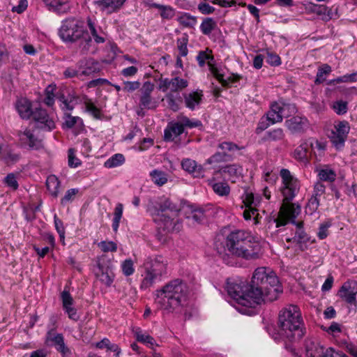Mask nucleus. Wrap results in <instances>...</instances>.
<instances>
[{"label":"nucleus","instance_id":"1","mask_svg":"<svg viewBox=\"0 0 357 357\" xmlns=\"http://www.w3.org/2000/svg\"><path fill=\"white\" fill-rule=\"evenodd\" d=\"M282 292V286L273 271L266 267L255 269L250 284V296L253 307L263 303L275 301Z\"/></svg>","mask_w":357,"mask_h":357},{"label":"nucleus","instance_id":"2","mask_svg":"<svg viewBox=\"0 0 357 357\" xmlns=\"http://www.w3.org/2000/svg\"><path fill=\"white\" fill-rule=\"evenodd\" d=\"M189 289L181 279H174L155 291V303L163 314H179L188 304Z\"/></svg>","mask_w":357,"mask_h":357},{"label":"nucleus","instance_id":"3","mask_svg":"<svg viewBox=\"0 0 357 357\" xmlns=\"http://www.w3.org/2000/svg\"><path fill=\"white\" fill-rule=\"evenodd\" d=\"M280 176L282 178L280 191L283 196V203L278 218L274 220L276 227L286 225L289 219L296 218L301 213V207L298 205L290 203L299 190V181L287 169L280 170Z\"/></svg>","mask_w":357,"mask_h":357},{"label":"nucleus","instance_id":"4","mask_svg":"<svg viewBox=\"0 0 357 357\" xmlns=\"http://www.w3.org/2000/svg\"><path fill=\"white\" fill-rule=\"evenodd\" d=\"M225 251L246 260L256 259L261 255V245L250 232L236 229L227 236Z\"/></svg>","mask_w":357,"mask_h":357},{"label":"nucleus","instance_id":"5","mask_svg":"<svg viewBox=\"0 0 357 357\" xmlns=\"http://www.w3.org/2000/svg\"><path fill=\"white\" fill-rule=\"evenodd\" d=\"M303 319L298 306L289 305L282 308L278 315L279 333L290 342L298 340L304 335Z\"/></svg>","mask_w":357,"mask_h":357},{"label":"nucleus","instance_id":"6","mask_svg":"<svg viewBox=\"0 0 357 357\" xmlns=\"http://www.w3.org/2000/svg\"><path fill=\"white\" fill-rule=\"evenodd\" d=\"M178 211L169 199H165L160 208L152 212L158 230L166 233L178 231L181 228V222L178 218Z\"/></svg>","mask_w":357,"mask_h":357},{"label":"nucleus","instance_id":"7","mask_svg":"<svg viewBox=\"0 0 357 357\" xmlns=\"http://www.w3.org/2000/svg\"><path fill=\"white\" fill-rule=\"evenodd\" d=\"M143 266L145 271L142 275V289H145L151 287L156 280H160L161 276L166 273L167 261L161 256L147 257Z\"/></svg>","mask_w":357,"mask_h":357},{"label":"nucleus","instance_id":"8","mask_svg":"<svg viewBox=\"0 0 357 357\" xmlns=\"http://www.w3.org/2000/svg\"><path fill=\"white\" fill-rule=\"evenodd\" d=\"M227 291L228 294L242 306L253 307L250 296V285L245 282L236 279H227Z\"/></svg>","mask_w":357,"mask_h":357},{"label":"nucleus","instance_id":"9","mask_svg":"<svg viewBox=\"0 0 357 357\" xmlns=\"http://www.w3.org/2000/svg\"><path fill=\"white\" fill-rule=\"evenodd\" d=\"M85 33L84 23L75 17H68L63 20L59 29V36L61 40L68 43L75 42Z\"/></svg>","mask_w":357,"mask_h":357},{"label":"nucleus","instance_id":"10","mask_svg":"<svg viewBox=\"0 0 357 357\" xmlns=\"http://www.w3.org/2000/svg\"><path fill=\"white\" fill-rule=\"evenodd\" d=\"M197 61L200 67L204 66L207 63L211 74L224 86H229L238 79V77H225L224 70L213 63L214 57L211 50L206 49L205 51H200L197 56Z\"/></svg>","mask_w":357,"mask_h":357},{"label":"nucleus","instance_id":"11","mask_svg":"<svg viewBox=\"0 0 357 357\" xmlns=\"http://www.w3.org/2000/svg\"><path fill=\"white\" fill-rule=\"evenodd\" d=\"M202 126L199 120H192L185 116H178L177 121L170 122L164 131V139L165 141H173L176 137L181 135L185 128H193Z\"/></svg>","mask_w":357,"mask_h":357},{"label":"nucleus","instance_id":"12","mask_svg":"<svg viewBox=\"0 0 357 357\" xmlns=\"http://www.w3.org/2000/svg\"><path fill=\"white\" fill-rule=\"evenodd\" d=\"M295 112V105L283 101L275 102L271 104L270 110L266 113V119L271 123L275 124L281 122L284 117H287Z\"/></svg>","mask_w":357,"mask_h":357},{"label":"nucleus","instance_id":"13","mask_svg":"<svg viewBox=\"0 0 357 357\" xmlns=\"http://www.w3.org/2000/svg\"><path fill=\"white\" fill-rule=\"evenodd\" d=\"M243 203L245 207L243 213V218L246 220H250L253 218L255 224L257 225L258 222L259 213L256 209V206L259 203V199L258 197H255V195L248 191H245L242 195Z\"/></svg>","mask_w":357,"mask_h":357},{"label":"nucleus","instance_id":"14","mask_svg":"<svg viewBox=\"0 0 357 357\" xmlns=\"http://www.w3.org/2000/svg\"><path fill=\"white\" fill-rule=\"evenodd\" d=\"M306 357H347L342 351H337L333 348L324 349L319 344L310 341L306 342Z\"/></svg>","mask_w":357,"mask_h":357},{"label":"nucleus","instance_id":"15","mask_svg":"<svg viewBox=\"0 0 357 357\" xmlns=\"http://www.w3.org/2000/svg\"><path fill=\"white\" fill-rule=\"evenodd\" d=\"M97 266L99 270V273H97L99 280L107 287H110L114 278L111 261L105 255H102L97 259Z\"/></svg>","mask_w":357,"mask_h":357},{"label":"nucleus","instance_id":"16","mask_svg":"<svg viewBox=\"0 0 357 357\" xmlns=\"http://www.w3.org/2000/svg\"><path fill=\"white\" fill-rule=\"evenodd\" d=\"M189 82L185 78L175 76L172 78H161L160 79L158 89L162 92H167L168 90L171 92H179L188 86Z\"/></svg>","mask_w":357,"mask_h":357},{"label":"nucleus","instance_id":"17","mask_svg":"<svg viewBox=\"0 0 357 357\" xmlns=\"http://www.w3.org/2000/svg\"><path fill=\"white\" fill-rule=\"evenodd\" d=\"M349 130L350 126L347 121H340L335 125L330 137L331 142L337 148L343 146Z\"/></svg>","mask_w":357,"mask_h":357},{"label":"nucleus","instance_id":"18","mask_svg":"<svg viewBox=\"0 0 357 357\" xmlns=\"http://www.w3.org/2000/svg\"><path fill=\"white\" fill-rule=\"evenodd\" d=\"M33 119L38 129L44 131H51L55 128V122L52 117L43 109H37L33 113Z\"/></svg>","mask_w":357,"mask_h":357},{"label":"nucleus","instance_id":"19","mask_svg":"<svg viewBox=\"0 0 357 357\" xmlns=\"http://www.w3.org/2000/svg\"><path fill=\"white\" fill-rule=\"evenodd\" d=\"M155 88L154 84L149 82H145L140 89L139 107L143 109H151L155 107V104L152 99L151 93Z\"/></svg>","mask_w":357,"mask_h":357},{"label":"nucleus","instance_id":"20","mask_svg":"<svg viewBox=\"0 0 357 357\" xmlns=\"http://www.w3.org/2000/svg\"><path fill=\"white\" fill-rule=\"evenodd\" d=\"M295 219H289L287 220V223L289 222L296 225V231L294 233V236L292 237H287L286 238V241L289 243H293L296 245H298L301 249L303 250V245L310 241V237L306 234L303 229V222H295Z\"/></svg>","mask_w":357,"mask_h":357},{"label":"nucleus","instance_id":"21","mask_svg":"<svg viewBox=\"0 0 357 357\" xmlns=\"http://www.w3.org/2000/svg\"><path fill=\"white\" fill-rule=\"evenodd\" d=\"M19 141L23 146H28L31 149H39L42 147V142L33 133L29 128H24L17 133Z\"/></svg>","mask_w":357,"mask_h":357},{"label":"nucleus","instance_id":"22","mask_svg":"<svg viewBox=\"0 0 357 357\" xmlns=\"http://www.w3.org/2000/svg\"><path fill=\"white\" fill-rule=\"evenodd\" d=\"M126 0H97L94 1L96 8L107 15L117 13Z\"/></svg>","mask_w":357,"mask_h":357},{"label":"nucleus","instance_id":"23","mask_svg":"<svg viewBox=\"0 0 357 357\" xmlns=\"http://www.w3.org/2000/svg\"><path fill=\"white\" fill-rule=\"evenodd\" d=\"M357 294V282L348 280L345 282L338 291V296L348 303L356 302Z\"/></svg>","mask_w":357,"mask_h":357},{"label":"nucleus","instance_id":"24","mask_svg":"<svg viewBox=\"0 0 357 357\" xmlns=\"http://www.w3.org/2000/svg\"><path fill=\"white\" fill-rule=\"evenodd\" d=\"M285 126L292 133H297L305 130L309 123L306 118L296 116L287 120Z\"/></svg>","mask_w":357,"mask_h":357},{"label":"nucleus","instance_id":"25","mask_svg":"<svg viewBox=\"0 0 357 357\" xmlns=\"http://www.w3.org/2000/svg\"><path fill=\"white\" fill-rule=\"evenodd\" d=\"M48 9L57 14H65L70 10V0H43Z\"/></svg>","mask_w":357,"mask_h":357},{"label":"nucleus","instance_id":"26","mask_svg":"<svg viewBox=\"0 0 357 357\" xmlns=\"http://www.w3.org/2000/svg\"><path fill=\"white\" fill-rule=\"evenodd\" d=\"M203 96L202 91L199 89L183 93L185 107L190 110H195L201 103Z\"/></svg>","mask_w":357,"mask_h":357},{"label":"nucleus","instance_id":"27","mask_svg":"<svg viewBox=\"0 0 357 357\" xmlns=\"http://www.w3.org/2000/svg\"><path fill=\"white\" fill-rule=\"evenodd\" d=\"M81 76H89L100 70L98 63L92 59H83L77 63Z\"/></svg>","mask_w":357,"mask_h":357},{"label":"nucleus","instance_id":"28","mask_svg":"<svg viewBox=\"0 0 357 357\" xmlns=\"http://www.w3.org/2000/svg\"><path fill=\"white\" fill-rule=\"evenodd\" d=\"M181 166L185 171L193 174L195 177L204 176V169L202 166L197 165L194 160L185 158L181 162Z\"/></svg>","mask_w":357,"mask_h":357},{"label":"nucleus","instance_id":"29","mask_svg":"<svg viewBox=\"0 0 357 357\" xmlns=\"http://www.w3.org/2000/svg\"><path fill=\"white\" fill-rule=\"evenodd\" d=\"M15 107L22 119H28L33 116L34 111L31 109V103L25 98L18 99L16 102Z\"/></svg>","mask_w":357,"mask_h":357},{"label":"nucleus","instance_id":"30","mask_svg":"<svg viewBox=\"0 0 357 357\" xmlns=\"http://www.w3.org/2000/svg\"><path fill=\"white\" fill-rule=\"evenodd\" d=\"M132 333L138 342L143 343L148 347L153 349L154 346H157L154 338L146 332L143 331L140 328H133Z\"/></svg>","mask_w":357,"mask_h":357},{"label":"nucleus","instance_id":"31","mask_svg":"<svg viewBox=\"0 0 357 357\" xmlns=\"http://www.w3.org/2000/svg\"><path fill=\"white\" fill-rule=\"evenodd\" d=\"M222 172L229 181L235 183L241 177L243 169L241 166L234 164L226 166Z\"/></svg>","mask_w":357,"mask_h":357},{"label":"nucleus","instance_id":"32","mask_svg":"<svg viewBox=\"0 0 357 357\" xmlns=\"http://www.w3.org/2000/svg\"><path fill=\"white\" fill-rule=\"evenodd\" d=\"M310 144L307 141L299 145L294 151V157L298 161L306 162L308 160Z\"/></svg>","mask_w":357,"mask_h":357},{"label":"nucleus","instance_id":"33","mask_svg":"<svg viewBox=\"0 0 357 357\" xmlns=\"http://www.w3.org/2000/svg\"><path fill=\"white\" fill-rule=\"evenodd\" d=\"M58 100L60 102V107L63 111H71L77 104V98L73 95H69L67 98L61 96L58 97Z\"/></svg>","mask_w":357,"mask_h":357},{"label":"nucleus","instance_id":"34","mask_svg":"<svg viewBox=\"0 0 357 357\" xmlns=\"http://www.w3.org/2000/svg\"><path fill=\"white\" fill-rule=\"evenodd\" d=\"M318 177L320 181L333 183L337 178L336 172L329 167H324L318 170Z\"/></svg>","mask_w":357,"mask_h":357},{"label":"nucleus","instance_id":"35","mask_svg":"<svg viewBox=\"0 0 357 357\" xmlns=\"http://www.w3.org/2000/svg\"><path fill=\"white\" fill-rule=\"evenodd\" d=\"M177 21L181 26L186 28H194L197 23V17L188 13H183L177 17Z\"/></svg>","mask_w":357,"mask_h":357},{"label":"nucleus","instance_id":"36","mask_svg":"<svg viewBox=\"0 0 357 357\" xmlns=\"http://www.w3.org/2000/svg\"><path fill=\"white\" fill-rule=\"evenodd\" d=\"M174 92L167 93L165 99L168 107L173 111L176 112L180 109V103L181 102V96L179 94L175 95Z\"/></svg>","mask_w":357,"mask_h":357},{"label":"nucleus","instance_id":"37","mask_svg":"<svg viewBox=\"0 0 357 357\" xmlns=\"http://www.w3.org/2000/svg\"><path fill=\"white\" fill-rule=\"evenodd\" d=\"M60 182L55 175H50L46 180V186L50 193L54 197L59 195Z\"/></svg>","mask_w":357,"mask_h":357},{"label":"nucleus","instance_id":"38","mask_svg":"<svg viewBox=\"0 0 357 357\" xmlns=\"http://www.w3.org/2000/svg\"><path fill=\"white\" fill-rule=\"evenodd\" d=\"M126 161L125 157L121 153H116L109 158L104 163V167L112 169L124 164Z\"/></svg>","mask_w":357,"mask_h":357},{"label":"nucleus","instance_id":"39","mask_svg":"<svg viewBox=\"0 0 357 357\" xmlns=\"http://www.w3.org/2000/svg\"><path fill=\"white\" fill-rule=\"evenodd\" d=\"M214 192L219 196H228L230 193V187L226 182H211Z\"/></svg>","mask_w":357,"mask_h":357},{"label":"nucleus","instance_id":"40","mask_svg":"<svg viewBox=\"0 0 357 357\" xmlns=\"http://www.w3.org/2000/svg\"><path fill=\"white\" fill-rule=\"evenodd\" d=\"M150 176L153 182L157 185L162 186L168 181L167 174L159 169H154L150 172Z\"/></svg>","mask_w":357,"mask_h":357},{"label":"nucleus","instance_id":"41","mask_svg":"<svg viewBox=\"0 0 357 357\" xmlns=\"http://www.w3.org/2000/svg\"><path fill=\"white\" fill-rule=\"evenodd\" d=\"M46 343L51 342L55 349L61 346V343L64 342L63 335L61 333H57L53 331H49L46 335Z\"/></svg>","mask_w":357,"mask_h":357},{"label":"nucleus","instance_id":"42","mask_svg":"<svg viewBox=\"0 0 357 357\" xmlns=\"http://www.w3.org/2000/svg\"><path fill=\"white\" fill-rule=\"evenodd\" d=\"M284 137V133L282 128H275L266 132L264 139L269 142L281 141Z\"/></svg>","mask_w":357,"mask_h":357},{"label":"nucleus","instance_id":"43","mask_svg":"<svg viewBox=\"0 0 357 357\" xmlns=\"http://www.w3.org/2000/svg\"><path fill=\"white\" fill-rule=\"evenodd\" d=\"M332 71L331 67L328 64H324L318 68L315 84H321L326 79V77Z\"/></svg>","mask_w":357,"mask_h":357},{"label":"nucleus","instance_id":"44","mask_svg":"<svg viewBox=\"0 0 357 357\" xmlns=\"http://www.w3.org/2000/svg\"><path fill=\"white\" fill-rule=\"evenodd\" d=\"M123 206L121 203H118L116 205V207L114 208V218L112 220V228L113 230L116 232L118 231L120 221L122 218L123 215Z\"/></svg>","mask_w":357,"mask_h":357},{"label":"nucleus","instance_id":"45","mask_svg":"<svg viewBox=\"0 0 357 357\" xmlns=\"http://www.w3.org/2000/svg\"><path fill=\"white\" fill-rule=\"evenodd\" d=\"M216 27L215 20L211 17H207L203 20L200 25V30L204 35H210Z\"/></svg>","mask_w":357,"mask_h":357},{"label":"nucleus","instance_id":"46","mask_svg":"<svg viewBox=\"0 0 357 357\" xmlns=\"http://www.w3.org/2000/svg\"><path fill=\"white\" fill-rule=\"evenodd\" d=\"M158 10H160V15L163 20H172L175 16V9L168 5L160 4Z\"/></svg>","mask_w":357,"mask_h":357},{"label":"nucleus","instance_id":"47","mask_svg":"<svg viewBox=\"0 0 357 357\" xmlns=\"http://www.w3.org/2000/svg\"><path fill=\"white\" fill-rule=\"evenodd\" d=\"M84 105L86 107V110L89 112L94 118L96 119H100L101 116V112L99 108H98L93 102L88 99L86 98L84 101Z\"/></svg>","mask_w":357,"mask_h":357},{"label":"nucleus","instance_id":"48","mask_svg":"<svg viewBox=\"0 0 357 357\" xmlns=\"http://www.w3.org/2000/svg\"><path fill=\"white\" fill-rule=\"evenodd\" d=\"M218 148L221 149L225 153H234L236 151L243 149V147H240L231 142H223L220 143L218 144Z\"/></svg>","mask_w":357,"mask_h":357},{"label":"nucleus","instance_id":"49","mask_svg":"<svg viewBox=\"0 0 357 357\" xmlns=\"http://www.w3.org/2000/svg\"><path fill=\"white\" fill-rule=\"evenodd\" d=\"M121 267L126 276H130L135 272L134 264L131 259H127L122 261Z\"/></svg>","mask_w":357,"mask_h":357},{"label":"nucleus","instance_id":"50","mask_svg":"<svg viewBox=\"0 0 357 357\" xmlns=\"http://www.w3.org/2000/svg\"><path fill=\"white\" fill-rule=\"evenodd\" d=\"M188 39L187 36H183L177 40V47L181 56H185L188 54V50L187 45Z\"/></svg>","mask_w":357,"mask_h":357},{"label":"nucleus","instance_id":"51","mask_svg":"<svg viewBox=\"0 0 357 357\" xmlns=\"http://www.w3.org/2000/svg\"><path fill=\"white\" fill-rule=\"evenodd\" d=\"M87 25H88L89 31H90L91 35L93 36L95 41L97 43H104L105 42L104 38L98 36V31H97L96 26H95V23L89 17L87 19Z\"/></svg>","mask_w":357,"mask_h":357},{"label":"nucleus","instance_id":"52","mask_svg":"<svg viewBox=\"0 0 357 357\" xmlns=\"http://www.w3.org/2000/svg\"><path fill=\"white\" fill-rule=\"evenodd\" d=\"M98 246L104 252H116L117 250V245L113 241H102Z\"/></svg>","mask_w":357,"mask_h":357},{"label":"nucleus","instance_id":"53","mask_svg":"<svg viewBox=\"0 0 357 357\" xmlns=\"http://www.w3.org/2000/svg\"><path fill=\"white\" fill-rule=\"evenodd\" d=\"M76 151L74 149H70L68 153V165L70 167L75 168L81 165V161L75 155Z\"/></svg>","mask_w":357,"mask_h":357},{"label":"nucleus","instance_id":"54","mask_svg":"<svg viewBox=\"0 0 357 357\" xmlns=\"http://www.w3.org/2000/svg\"><path fill=\"white\" fill-rule=\"evenodd\" d=\"M5 184L10 189L15 190L18 188V182L17 177L13 173L8 174L4 178Z\"/></svg>","mask_w":357,"mask_h":357},{"label":"nucleus","instance_id":"55","mask_svg":"<svg viewBox=\"0 0 357 357\" xmlns=\"http://www.w3.org/2000/svg\"><path fill=\"white\" fill-rule=\"evenodd\" d=\"M54 227L58 232L60 239L64 241L65 238V228L63 227V222L60 220L55 214L54 216Z\"/></svg>","mask_w":357,"mask_h":357},{"label":"nucleus","instance_id":"56","mask_svg":"<svg viewBox=\"0 0 357 357\" xmlns=\"http://www.w3.org/2000/svg\"><path fill=\"white\" fill-rule=\"evenodd\" d=\"M55 89V87L52 85H49L46 89V93H45V98L44 99V102L48 105L52 106L53 105L54 102V91Z\"/></svg>","mask_w":357,"mask_h":357},{"label":"nucleus","instance_id":"57","mask_svg":"<svg viewBox=\"0 0 357 357\" xmlns=\"http://www.w3.org/2000/svg\"><path fill=\"white\" fill-rule=\"evenodd\" d=\"M64 126L67 128H72L75 124L82 123V119L78 116H73L69 114L65 113Z\"/></svg>","mask_w":357,"mask_h":357},{"label":"nucleus","instance_id":"58","mask_svg":"<svg viewBox=\"0 0 357 357\" xmlns=\"http://www.w3.org/2000/svg\"><path fill=\"white\" fill-rule=\"evenodd\" d=\"M333 109L337 114H344L347 112V102L343 100H338L333 103Z\"/></svg>","mask_w":357,"mask_h":357},{"label":"nucleus","instance_id":"59","mask_svg":"<svg viewBox=\"0 0 357 357\" xmlns=\"http://www.w3.org/2000/svg\"><path fill=\"white\" fill-rule=\"evenodd\" d=\"M77 192L78 190L75 188H72L67 190L64 197L61 200V204L62 205H66V204L71 202L73 200H74Z\"/></svg>","mask_w":357,"mask_h":357},{"label":"nucleus","instance_id":"60","mask_svg":"<svg viewBox=\"0 0 357 357\" xmlns=\"http://www.w3.org/2000/svg\"><path fill=\"white\" fill-rule=\"evenodd\" d=\"M123 85L122 90L125 92L131 93L139 89L141 84L138 81H125Z\"/></svg>","mask_w":357,"mask_h":357},{"label":"nucleus","instance_id":"61","mask_svg":"<svg viewBox=\"0 0 357 357\" xmlns=\"http://www.w3.org/2000/svg\"><path fill=\"white\" fill-rule=\"evenodd\" d=\"M63 309L68 314L69 319L75 321L79 319L77 310L73 307V305L63 306Z\"/></svg>","mask_w":357,"mask_h":357},{"label":"nucleus","instance_id":"62","mask_svg":"<svg viewBox=\"0 0 357 357\" xmlns=\"http://www.w3.org/2000/svg\"><path fill=\"white\" fill-rule=\"evenodd\" d=\"M308 144H310V149H312L315 153V151L317 150L319 151V154L325 149V144L320 142L317 140L310 139L307 141Z\"/></svg>","mask_w":357,"mask_h":357},{"label":"nucleus","instance_id":"63","mask_svg":"<svg viewBox=\"0 0 357 357\" xmlns=\"http://www.w3.org/2000/svg\"><path fill=\"white\" fill-rule=\"evenodd\" d=\"M61 298L62 301V306L73 305L74 300L69 291L66 290V288L61 294Z\"/></svg>","mask_w":357,"mask_h":357},{"label":"nucleus","instance_id":"64","mask_svg":"<svg viewBox=\"0 0 357 357\" xmlns=\"http://www.w3.org/2000/svg\"><path fill=\"white\" fill-rule=\"evenodd\" d=\"M56 350L59 352L62 357H70L72 352L68 347L65 344V342L61 343V346L56 348Z\"/></svg>","mask_w":357,"mask_h":357}]
</instances>
